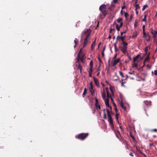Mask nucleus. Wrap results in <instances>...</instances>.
<instances>
[{"label":"nucleus","mask_w":157,"mask_h":157,"mask_svg":"<svg viewBox=\"0 0 157 157\" xmlns=\"http://www.w3.org/2000/svg\"><path fill=\"white\" fill-rule=\"evenodd\" d=\"M103 112L104 114V118L105 119H107V117L106 116L105 110V109H104L103 110Z\"/></svg>","instance_id":"5701e85b"},{"label":"nucleus","mask_w":157,"mask_h":157,"mask_svg":"<svg viewBox=\"0 0 157 157\" xmlns=\"http://www.w3.org/2000/svg\"><path fill=\"white\" fill-rule=\"evenodd\" d=\"M128 16H129V14L128 13H125L124 16L125 17H127Z\"/></svg>","instance_id":"a19ab883"},{"label":"nucleus","mask_w":157,"mask_h":157,"mask_svg":"<svg viewBox=\"0 0 157 157\" xmlns=\"http://www.w3.org/2000/svg\"><path fill=\"white\" fill-rule=\"evenodd\" d=\"M114 109H115V110L116 112H117V106H116V107H114Z\"/></svg>","instance_id":"69168bd1"},{"label":"nucleus","mask_w":157,"mask_h":157,"mask_svg":"<svg viewBox=\"0 0 157 157\" xmlns=\"http://www.w3.org/2000/svg\"><path fill=\"white\" fill-rule=\"evenodd\" d=\"M126 31H125L123 32H121V35L122 36L123 33H126Z\"/></svg>","instance_id":"de8ad7c7"},{"label":"nucleus","mask_w":157,"mask_h":157,"mask_svg":"<svg viewBox=\"0 0 157 157\" xmlns=\"http://www.w3.org/2000/svg\"><path fill=\"white\" fill-rule=\"evenodd\" d=\"M119 105L124 110H126V107L124 106V104L123 103V101H120L119 103Z\"/></svg>","instance_id":"ddd939ff"},{"label":"nucleus","mask_w":157,"mask_h":157,"mask_svg":"<svg viewBox=\"0 0 157 157\" xmlns=\"http://www.w3.org/2000/svg\"><path fill=\"white\" fill-rule=\"evenodd\" d=\"M121 44H122L123 46L121 48V50L124 54H125L127 52L128 44L126 42H124L123 43H121Z\"/></svg>","instance_id":"39448f33"},{"label":"nucleus","mask_w":157,"mask_h":157,"mask_svg":"<svg viewBox=\"0 0 157 157\" xmlns=\"http://www.w3.org/2000/svg\"><path fill=\"white\" fill-rule=\"evenodd\" d=\"M144 103L147 105H148V104L149 103V102L147 101H144Z\"/></svg>","instance_id":"6e6d98bb"},{"label":"nucleus","mask_w":157,"mask_h":157,"mask_svg":"<svg viewBox=\"0 0 157 157\" xmlns=\"http://www.w3.org/2000/svg\"><path fill=\"white\" fill-rule=\"evenodd\" d=\"M90 32L91 31L90 29H87L84 32L85 34L86 35L84 40V43L83 45V47L86 46L88 43H90L89 40L90 39Z\"/></svg>","instance_id":"f257e3e1"},{"label":"nucleus","mask_w":157,"mask_h":157,"mask_svg":"<svg viewBox=\"0 0 157 157\" xmlns=\"http://www.w3.org/2000/svg\"><path fill=\"white\" fill-rule=\"evenodd\" d=\"M114 46L115 52H117L119 50V49L117 48V45L116 43L114 44Z\"/></svg>","instance_id":"7c9ffc66"},{"label":"nucleus","mask_w":157,"mask_h":157,"mask_svg":"<svg viewBox=\"0 0 157 157\" xmlns=\"http://www.w3.org/2000/svg\"><path fill=\"white\" fill-rule=\"evenodd\" d=\"M102 97L103 98V99H104L105 97V96H106L104 92L103 93H102Z\"/></svg>","instance_id":"72a5a7b5"},{"label":"nucleus","mask_w":157,"mask_h":157,"mask_svg":"<svg viewBox=\"0 0 157 157\" xmlns=\"http://www.w3.org/2000/svg\"><path fill=\"white\" fill-rule=\"evenodd\" d=\"M82 48H81L79 52H78V55H79V56H82V55H82L81 54V53H82Z\"/></svg>","instance_id":"473e14b6"},{"label":"nucleus","mask_w":157,"mask_h":157,"mask_svg":"<svg viewBox=\"0 0 157 157\" xmlns=\"http://www.w3.org/2000/svg\"><path fill=\"white\" fill-rule=\"evenodd\" d=\"M87 89L86 88H85L84 89V92L82 94V97L84 98L86 95V93H87Z\"/></svg>","instance_id":"6ab92c4d"},{"label":"nucleus","mask_w":157,"mask_h":157,"mask_svg":"<svg viewBox=\"0 0 157 157\" xmlns=\"http://www.w3.org/2000/svg\"><path fill=\"white\" fill-rule=\"evenodd\" d=\"M137 32L136 31H135L133 32L132 38L136 37L137 36Z\"/></svg>","instance_id":"a211bd4d"},{"label":"nucleus","mask_w":157,"mask_h":157,"mask_svg":"<svg viewBox=\"0 0 157 157\" xmlns=\"http://www.w3.org/2000/svg\"><path fill=\"white\" fill-rule=\"evenodd\" d=\"M152 33L153 35V36L155 37L156 35H157V31L153 30L152 29Z\"/></svg>","instance_id":"dca6fc26"},{"label":"nucleus","mask_w":157,"mask_h":157,"mask_svg":"<svg viewBox=\"0 0 157 157\" xmlns=\"http://www.w3.org/2000/svg\"><path fill=\"white\" fill-rule=\"evenodd\" d=\"M91 93V94L92 95H93L94 94V92H93L92 91H90Z\"/></svg>","instance_id":"0e129e2a"},{"label":"nucleus","mask_w":157,"mask_h":157,"mask_svg":"<svg viewBox=\"0 0 157 157\" xmlns=\"http://www.w3.org/2000/svg\"><path fill=\"white\" fill-rule=\"evenodd\" d=\"M109 99H108V98H106L105 100V104L106 106H107L108 107H110V109H111L112 107L109 105Z\"/></svg>","instance_id":"9b49d317"},{"label":"nucleus","mask_w":157,"mask_h":157,"mask_svg":"<svg viewBox=\"0 0 157 157\" xmlns=\"http://www.w3.org/2000/svg\"><path fill=\"white\" fill-rule=\"evenodd\" d=\"M119 73H120V75L122 77V78H124V76L123 75V74L122 72H121L120 71H119Z\"/></svg>","instance_id":"e433bc0d"},{"label":"nucleus","mask_w":157,"mask_h":157,"mask_svg":"<svg viewBox=\"0 0 157 157\" xmlns=\"http://www.w3.org/2000/svg\"><path fill=\"white\" fill-rule=\"evenodd\" d=\"M110 124L111 126V128L112 129V130H113L114 127V126L113 125V123L112 124Z\"/></svg>","instance_id":"ea45409f"},{"label":"nucleus","mask_w":157,"mask_h":157,"mask_svg":"<svg viewBox=\"0 0 157 157\" xmlns=\"http://www.w3.org/2000/svg\"><path fill=\"white\" fill-rule=\"evenodd\" d=\"M117 54H116L115 56L113 57V60H115L117 58Z\"/></svg>","instance_id":"603ef678"},{"label":"nucleus","mask_w":157,"mask_h":157,"mask_svg":"<svg viewBox=\"0 0 157 157\" xmlns=\"http://www.w3.org/2000/svg\"><path fill=\"white\" fill-rule=\"evenodd\" d=\"M129 155L132 156V157H133L134 156V155H133L132 153H130V154H129Z\"/></svg>","instance_id":"774afa93"},{"label":"nucleus","mask_w":157,"mask_h":157,"mask_svg":"<svg viewBox=\"0 0 157 157\" xmlns=\"http://www.w3.org/2000/svg\"><path fill=\"white\" fill-rule=\"evenodd\" d=\"M115 31V29H111L110 30L109 33H111L113 31Z\"/></svg>","instance_id":"37998d69"},{"label":"nucleus","mask_w":157,"mask_h":157,"mask_svg":"<svg viewBox=\"0 0 157 157\" xmlns=\"http://www.w3.org/2000/svg\"><path fill=\"white\" fill-rule=\"evenodd\" d=\"M93 89V86H90V91H92Z\"/></svg>","instance_id":"09e8293b"},{"label":"nucleus","mask_w":157,"mask_h":157,"mask_svg":"<svg viewBox=\"0 0 157 157\" xmlns=\"http://www.w3.org/2000/svg\"><path fill=\"white\" fill-rule=\"evenodd\" d=\"M120 36L119 35H118L117 36V38H116V40H117H117L118 39H120Z\"/></svg>","instance_id":"13d9d810"},{"label":"nucleus","mask_w":157,"mask_h":157,"mask_svg":"<svg viewBox=\"0 0 157 157\" xmlns=\"http://www.w3.org/2000/svg\"><path fill=\"white\" fill-rule=\"evenodd\" d=\"M146 39V40L148 41L150 40L151 39V36L148 34H147V35L145 37Z\"/></svg>","instance_id":"f3484780"},{"label":"nucleus","mask_w":157,"mask_h":157,"mask_svg":"<svg viewBox=\"0 0 157 157\" xmlns=\"http://www.w3.org/2000/svg\"><path fill=\"white\" fill-rule=\"evenodd\" d=\"M115 133L117 137L118 138H119L120 136V132L118 130H117V132H115Z\"/></svg>","instance_id":"412c9836"},{"label":"nucleus","mask_w":157,"mask_h":157,"mask_svg":"<svg viewBox=\"0 0 157 157\" xmlns=\"http://www.w3.org/2000/svg\"><path fill=\"white\" fill-rule=\"evenodd\" d=\"M148 60H149V59H148V58H146L144 60V63H144V66H143V67H144V66H145L144 63H145V62L146 61H148Z\"/></svg>","instance_id":"4c0bfd02"},{"label":"nucleus","mask_w":157,"mask_h":157,"mask_svg":"<svg viewBox=\"0 0 157 157\" xmlns=\"http://www.w3.org/2000/svg\"><path fill=\"white\" fill-rule=\"evenodd\" d=\"M134 72L135 71H133L132 72H129L128 73L129 74L134 75Z\"/></svg>","instance_id":"49530a36"},{"label":"nucleus","mask_w":157,"mask_h":157,"mask_svg":"<svg viewBox=\"0 0 157 157\" xmlns=\"http://www.w3.org/2000/svg\"><path fill=\"white\" fill-rule=\"evenodd\" d=\"M96 41V38H95V39H94L93 42L92 44V45L91 46V48L92 51H93V49L94 48Z\"/></svg>","instance_id":"4468645a"},{"label":"nucleus","mask_w":157,"mask_h":157,"mask_svg":"<svg viewBox=\"0 0 157 157\" xmlns=\"http://www.w3.org/2000/svg\"><path fill=\"white\" fill-rule=\"evenodd\" d=\"M98 60L99 61V62L100 63H102V61L101 59L99 57H98Z\"/></svg>","instance_id":"79ce46f5"},{"label":"nucleus","mask_w":157,"mask_h":157,"mask_svg":"<svg viewBox=\"0 0 157 157\" xmlns=\"http://www.w3.org/2000/svg\"><path fill=\"white\" fill-rule=\"evenodd\" d=\"M77 69H80V72H81V70L82 69V67L80 63H79L78 64V66L77 67Z\"/></svg>","instance_id":"c85d7f7f"},{"label":"nucleus","mask_w":157,"mask_h":157,"mask_svg":"<svg viewBox=\"0 0 157 157\" xmlns=\"http://www.w3.org/2000/svg\"><path fill=\"white\" fill-rule=\"evenodd\" d=\"M118 1V0H113V2L114 3H116Z\"/></svg>","instance_id":"4d7b16f0"},{"label":"nucleus","mask_w":157,"mask_h":157,"mask_svg":"<svg viewBox=\"0 0 157 157\" xmlns=\"http://www.w3.org/2000/svg\"><path fill=\"white\" fill-rule=\"evenodd\" d=\"M143 31L144 36L145 37L147 35V34L145 32V30Z\"/></svg>","instance_id":"58836bf2"},{"label":"nucleus","mask_w":157,"mask_h":157,"mask_svg":"<svg viewBox=\"0 0 157 157\" xmlns=\"http://www.w3.org/2000/svg\"><path fill=\"white\" fill-rule=\"evenodd\" d=\"M106 112L108 116V121L110 123V124H112L113 123V121L112 119V117L110 114V112L109 111L108 109H106Z\"/></svg>","instance_id":"423d86ee"},{"label":"nucleus","mask_w":157,"mask_h":157,"mask_svg":"<svg viewBox=\"0 0 157 157\" xmlns=\"http://www.w3.org/2000/svg\"><path fill=\"white\" fill-rule=\"evenodd\" d=\"M146 67L148 68L149 69H150L151 67V66L148 64L147 65Z\"/></svg>","instance_id":"3c124183"},{"label":"nucleus","mask_w":157,"mask_h":157,"mask_svg":"<svg viewBox=\"0 0 157 157\" xmlns=\"http://www.w3.org/2000/svg\"><path fill=\"white\" fill-rule=\"evenodd\" d=\"M123 20V19L121 18H119L118 19H117V21L118 22V23H120V24H121V23L123 22L122 21Z\"/></svg>","instance_id":"b1692460"},{"label":"nucleus","mask_w":157,"mask_h":157,"mask_svg":"<svg viewBox=\"0 0 157 157\" xmlns=\"http://www.w3.org/2000/svg\"><path fill=\"white\" fill-rule=\"evenodd\" d=\"M136 11V13L137 15L139 13V12L137 10H135Z\"/></svg>","instance_id":"680f3d73"},{"label":"nucleus","mask_w":157,"mask_h":157,"mask_svg":"<svg viewBox=\"0 0 157 157\" xmlns=\"http://www.w3.org/2000/svg\"><path fill=\"white\" fill-rule=\"evenodd\" d=\"M107 97L108 98H109L111 97V94H109L108 95H107Z\"/></svg>","instance_id":"338daca9"},{"label":"nucleus","mask_w":157,"mask_h":157,"mask_svg":"<svg viewBox=\"0 0 157 157\" xmlns=\"http://www.w3.org/2000/svg\"><path fill=\"white\" fill-rule=\"evenodd\" d=\"M125 38V36H121L120 37V39L121 40L122 43H123L124 42H125L124 41V39Z\"/></svg>","instance_id":"4be33fe9"},{"label":"nucleus","mask_w":157,"mask_h":157,"mask_svg":"<svg viewBox=\"0 0 157 157\" xmlns=\"http://www.w3.org/2000/svg\"><path fill=\"white\" fill-rule=\"evenodd\" d=\"M148 47L147 46L144 49V51L145 52H147L148 50Z\"/></svg>","instance_id":"a18cd8bd"},{"label":"nucleus","mask_w":157,"mask_h":157,"mask_svg":"<svg viewBox=\"0 0 157 157\" xmlns=\"http://www.w3.org/2000/svg\"><path fill=\"white\" fill-rule=\"evenodd\" d=\"M148 6L147 5H144L143 6V8L142 9V11H144L146 8H147Z\"/></svg>","instance_id":"c756f323"},{"label":"nucleus","mask_w":157,"mask_h":157,"mask_svg":"<svg viewBox=\"0 0 157 157\" xmlns=\"http://www.w3.org/2000/svg\"><path fill=\"white\" fill-rule=\"evenodd\" d=\"M145 26L144 25L142 26L143 30H145Z\"/></svg>","instance_id":"e2e57ef3"},{"label":"nucleus","mask_w":157,"mask_h":157,"mask_svg":"<svg viewBox=\"0 0 157 157\" xmlns=\"http://www.w3.org/2000/svg\"><path fill=\"white\" fill-rule=\"evenodd\" d=\"M116 119L117 121H118V114H117L116 115Z\"/></svg>","instance_id":"8fccbe9b"},{"label":"nucleus","mask_w":157,"mask_h":157,"mask_svg":"<svg viewBox=\"0 0 157 157\" xmlns=\"http://www.w3.org/2000/svg\"><path fill=\"white\" fill-rule=\"evenodd\" d=\"M140 57V54L138 55L135 57H134L133 59V63L132 64V67H138V64L137 63H135L136 62H139L140 61L141 59H140V60H139L138 58Z\"/></svg>","instance_id":"20e7f679"},{"label":"nucleus","mask_w":157,"mask_h":157,"mask_svg":"<svg viewBox=\"0 0 157 157\" xmlns=\"http://www.w3.org/2000/svg\"><path fill=\"white\" fill-rule=\"evenodd\" d=\"M84 56L83 55L79 56V55H78L77 56V61L79 62V60H81L82 62H83V60Z\"/></svg>","instance_id":"1a4fd4ad"},{"label":"nucleus","mask_w":157,"mask_h":157,"mask_svg":"<svg viewBox=\"0 0 157 157\" xmlns=\"http://www.w3.org/2000/svg\"><path fill=\"white\" fill-rule=\"evenodd\" d=\"M114 25H116V29L118 31H119L120 30V29L121 27V26H122L123 25V22L121 23V24H120L119 26L115 22L114 23Z\"/></svg>","instance_id":"6e6552de"},{"label":"nucleus","mask_w":157,"mask_h":157,"mask_svg":"<svg viewBox=\"0 0 157 157\" xmlns=\"http://www.w3.org/2000/svg\"><path fill=\"white\" fill-rule=\"evenodd\" d=\"M93 78H94V82L96 85L98 87H99V86H100V84L98 81V79H97V78H96L94 77H93Z\"/></svg>","instance_id":"9d476101"},{"label":"nucleus","mask_w":157,"mask_h":157,"mask_svg":"<svg viewBox=\"0 0 157 157\" xmlns=\"http://www.w3.org/2000/svg\"><path fill=\"white\" fill-rule=\"evenodd\" d=\"M154 74L155 75L157 76V70L154 71Z\"/></svg>","instance_id":"c03bdc74"},{"label":"nucleus","mask_w":157,"mask_h":157,"mask_svg":"<svg viewBox=\"0 0 157 157\" xmlns=\"http://www.w3.org/2000/svg\"><path fill=\"white\" fill-rule=\"evenodd\" d=\"M135 147H136V150L138 151V152H139L142 155H143L144 156V157H146V155L144 154V153H143L140 150V149L137 146H135Z\"/></svg>","instance_id":"f8f14e48"},{"label":"nucleus","mask_w":157,"mask_h":157,"mask_svg":"<svg viewBox=\"0 0 157 157\" xmlns=\"http://www.w3.org/2000/svg\"><path fill=\"white\" fill-rule=\"evenodd\" d=\"M105 54L104 52V51H102V56L103 57H104V56Z\"/></svg>","instance_id":"bf43d9fd"},{"label":"nucleus","mask_w":157,"mask_h":157,"mask_svg":"<svg viewBox=\"0 0 157 157\" xmlns=\"http://www.w3.org/2000/svg\"><path fill=\"white\" fill-rule=\"evenodd\" d=\"M138 24V22L136 20L135 23L134 24V26L135 27H136L137 26Z\"/></svg>","instance_id":"c9c22d12"},{"label":"nucleus","mask_w":157,"mask_h":157,"mask_svg":"<svg viewBox=\"0 0 157 157\" xmlns=\"http://www.w3.org/2000/svg\"><path fill=\"white\" fill-rule=\"evenodd\" d=\"M115 7V6L113 4H111L110 7L109 8V9L111 11H113L114 10V8Z\"/></svg>","instance_id":"2eb2a0df"},{"label":"nucleus","mask_w":157,"mask_h":157,"mask_svg":"<svg viewBox=\"0 0 157 157\" xmlns=\"http://www.w3.org/2000/svg\"><path fill=\"white\" fill-rule=\"evenodd\" d=\"M106 6L105 5L103 4L101 5L99 7V10L102 13V14L100 15V18L101 19H103V18L101 17L102 15L105 17L107 13V11L106 10Z\"/></svg>","instance_id":"f03ea898"},{"label":"nucleus","mask_w":157,"mask_h":157,"mask_svg":"<svg viewBox=\"0 0 157 157\" xmlns=\"http://www.w3.org/2000/svg\"><path fill=\"white\" fill-rule=\"evenodd\" d=\"M152 131L156 132L157 131L156 129H154L151 130Z\"/></svg>","instance_id":"052dcab7"},{"label":"nucleus","mask_w":157,"mask_h":157,"mask_svg":"<svg viewBox=\"0 0 157 157\" xmlns=\"http://www.w3.org/2000/svg\"><path fill=\"white\" fill-rule=\"evenodd\" d=\"M95 100V101H96L95 105L96 107H97L98 106V100L97 98H96Z\"/></svg>","instance_id":"2f4dec72"},{"label":"nucleus","mask_w":157,"mask_h":157,"mask_svg":"<svg viewBox=\"0 0 157 157\" xmlns=\"http://www.w3.org/2000/svg\"><path fill=\"white\" fill-rule=\"evenodd\" d=\"M120 61V59L118 58L116 59L113 60L111 62V63L112 64V66L114 67Z\"/></svg>","instance_id":"0eeeda50"},{"label":"nucleus","mask_w":157,"mask_h":157,"mask_svg":"<svg viewBox=\"0 0 157 157\" xmlns=\"http://www.w3.org/2000/svg\"><path fill=\"white\" fill-rule=\"evenodd\" d=\"M149 146L150 147H151L152 146H154V144L153 143L150 144Z\"/></svg>","instance_id":"5fc2aeb1"},{"label":"nucleus","mask_w":157,"mask_h":157,"mask_svg":"<svg viewBox=\"0 0 157 157\" xmlns=\"http://www.w3.org/2000/svg\"><path fill=\"white\" fill-rule=\"evenodd\" d=\"M123 79H122L121 80V86H124V83L123 82Z\"/></svg>","instance_id":"864d4df0"},{"label":"nucleus","mask_w":157,"mask_h":157,"mask_svg":"<svg viewBox=\"0 0 157 157\" xmlns=\"http://www.w3.org/2000/svg\"><path fill=\"white\" fill-rule=\"evenodd\" d=\"M147 16V15L146 14H145L144 16V18L142 19V21H146V17Z\"/></svg>","instance_id":"f704fd0d"},{"label":"nucleus","mask_w":157,"mask_h":157,"mask_svg":"<svg viewBox=\"0 0 157 157\" xmlns=\"http://www.w3.org/2000/svg\"><path fill=\"white\" fill-rule=\"evenodd\" d=\"M110 91L112 93V94H114L113 91L114 89V87H113L112 86L110 85Z\"/></svg>","instance_id":"a878e982"},{"label":"nucleus","mask_w":157,"mask_h":157,"mask_svg":"<svg viewBox=\"0 0 157 157\" xmlns=\"http://www.w3.org/2000/svg\"><path fill=\"white\" fill-rule=\"evenodd\" d=\"M90 69H92L93 67V62L92 60H91L90 63Z\"/></svg>","instance_id":"aec40b11"},{"label":"nucleus","mask_w":157,"mask_h":157,"mask_svg":"<svg viewBox=\"0 0 157 157\" xmlns=\"http://www.w3.org/2000/svg\"><path fill=\"white\" fill-rule=\"evenodd\" d=\"M74 43L75 44V45L74 46V48H75V47H76V46L78 42V40L77 38H75V40L74 41Z\"/></svg>","instance_id":"393cba45"},{"label":"nucleus","mask_w":157,"mask_h":157,"mask_svg":"<svg viewBox=\"0 0 157 157\" xmlns=\"http://www.w3.org/2000/svg\"><path fill=\"white\" fill-rule=\"evenodd\" d=\"M93 71V70L92 69H90L89 71V76L90 77H92V72Z\"/></svg>","instance_id":"bb28decb"},{"label":"nucleus","mask_w":157,"mask_h":157,"mask_svg":"<svg viewBox=\"0 0 157 157\" xmlns=\"http://www.w3.org/2000/svg\"><path fill=\"white\" fill-rule=\"evenodd\" d=\"M134 6L135 7V10H137L140 8V6L138 4L136 5H134Z\"/></svg>","instance_id":"cd10ccee"},{"label":"nucleus","mask_w":157,"mask_h":157,"mask_svg":"<svg viewBox=\"0 0 157 157\" xmlns=\"http://www.w3.org/2000/svg\"><path fill=\"white\" fill-rule=\"evenodd\" d=\"M88 133H81L75 136V138L78 139L83 140L88 136Z\"/></svg>","instance_id":"7ed1b4c3"}]
</instances>
